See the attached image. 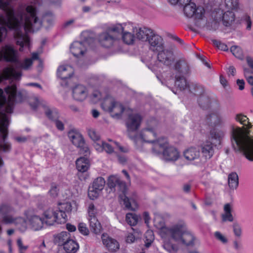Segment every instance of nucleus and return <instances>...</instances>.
I'll use <instances>...</instances> for the list:
<instances>
[{"instance_id":"obj_4","label":"nucleus","mask_w":253,"mask_h":253,"mask_svg":"<svg viewBox=\"0 0 253 253\" xmlns=\"http://www.w3.org/2000/svg\"><path fill=\"white\" fill-rule=\"evenodd\" d=\"M107 184L111 191L122 193L120 197L123 201L124 204L126 209L132 211H135L137 209L138 205L136 201V195L135 193L133 192L131 196H127L126 184L121 180L118 175H110L108 178Z\"/></svg>"},{"instance_id":"obj_52","label":"nucleus","mask_w":253,"mask_h":253,"mask_svg":"<svg viewBox=\"0 0 253 253\" xmlns=\"http://www.w3.org/2000/svg\"><path fill=\"white\" fill-rule=\"evenodd\" d=\"M78 230L81 234L84 235H87L89 233V230L86 224L84 223H80L79 224Z\"/></svg>"},{"instance_id":"obj_3","label":"nucleus","mask_w":253,"mask_h":253,"mask_svg":"<svg viewBox=\"0 0 253 253\" xmlns=\"http://www.w3.org/2000/svg\"><path fill=\"white\" fill-rule=\"evenodd\" d=\"M231 139L234 150L243 152L247 159L253 161V137L239 127H233Z\"/></svg>"},{"instance_id":"obj_19","label":"nucleus","mask_w":253,"mask_h":253,"mask_svg":"<svg viewBox=\"0 0 253 253\" xmlns=\"http://www.w3.org/2000/svg\"><path fill=\"white\" fill-rule=\"evenodd\" d=\"M72 95L75 100L83 101L87 97L88 90L85 86L78 84L73 88Z\"/></svg>"},{"instance_id":"obj_30","label":"nucleus","mask_w":253,"mask_h":253,"mask_svg":"<svg viewBox=\"0 0 253 253\" xmlns=\"http://www.w3.org/2000/svg\"><path fill=\"white\" fill-rule=\"evenodd\" d=\"M209 122L214 126L223 125L225 121L220 113H212L208 118Z\"/></svg>"},{"instance_id":"obj_54","label":"nucleus","mask_w":253,"mask_h":253,"mask_svg":"<svg viewBox=\"0 0 253 253\" xmlns=\"http://www.w3.org/2000/svg\"><path fill=\"white\" fill-rule=\"evenodd\" d=\"M103 98L102 95L100 91L98 90L94 91L92 94V100L94 103H96L98 101Z\"/></svg>"},{"instance_id":"obj_51","label":"nucleus","mask_w":253,"mask_h":253,"mask_svg":"<svg viewBox=\"0 0 253 253\" xmlns=\"http://www.w3.org/2000/svg\"><path fill=\"white\" fill-rule=\"evenodd\" d=\"M78 147L80 148V153L84 155V157L86 158L87 156L89 155L90 151L87 145L85 143V142L83 146H79Z\"/></svg>"},{"instance_id":"obj_47","label":"nucleus","mask_w":253,"mask_h":253,"mask_svg":"<svg viewBox=\"0 0 253 253\" xmlns=\"http://www.w3.org/2000/svg\"><path fill=\"white\" fill-rule=\"evenodd\" d=\"M225 4L229 10L234 9L238 8V0H225Z\"/></svg>"},{"instance_id":"obj_39","label":"nucleus","mask_w":253,"mask_h":253,"mask_svg":"<svg viewBox=\"0 0 253 253\" xmlns=\"http://www.w3.org/2000/svg\"><path fill=\"white\" fill-rule=\"evenodd\" d=\"M126 220L130 226L135 225L138 220V216L134 213H128L126 214Z\"/></svg>"},{"instance_id":"obj_5","label":"nucleus","mask_w":253,"mask_h":253,"mask_svg":"<svg viewBox=\"0 0 253 253\" xmlns=\"http://www.w3.org/2000/svg\"><path fill=\"white\" fill-rule=\"evenodd\" d=\"M16 59V52L8 45H4L0 50V61H15ZM21 76V72L16 71L10 67H6L3 70L2 74H0V83L3 79L12 78L19 80Z\"/></svg>"},{"instance_id":"obj_42","label":"nucleus","mask_w":253,"mask_h":253,"mask_svg":"<svg viewBox=\"0 0 253 253\" xmlns=\"http://www.w3.org/2000/svg\"><path fill=\"white\" fill-rule=\"evenodd\" d=\"M163 247L166 251L170 253H176L178 250L177 245L168 242L164 243Z\"/></svg>"},{"instance_id":"obj_35","label":"nucleus","mask_w":253,"mask_h":253,"mask_svg":"<svg viewBox=\"0 0 253 253\" xmlns=\"http://www.w3.org/2000/svg\"><path fill=\"white\" fill-rule=\"evenodd\" d=\"M235 20V14L230 10L225 12L222 16L223 24L226 26H229Z\"/></svg>"},{"instance_id":"obj_18","label":"nucleus","mask_w":253,"mask_h":253,"mask_svg":"<svg viewBox=\"0 0 253 253\" xmlns=\"http://www.w3.org/2000/svg\"><path fill=\"white\" fill-rule=\"evenodd\" d=\"M58 214L59 213H57L55 210L52 209L47 210L43 213L44 217L42 219L44 223L48 225H52L55 222L60 224V220Z\"/></svg>"},{"instance_id":"obj_49","label":"nucleus","mask_w":253,"mask_h":253,"mask_svg":"<svg viewBox=\"0 0 253 253\" xmlns=\"http://www.w3.org/2000/svg\"><path fill=\"white\" fill-rule=\"evenodd\" d=\"M146 242L145 246L149 247L154 240V236L152 231H147L145 235Z\"/></svg>"},{"instance_id":"obj_43","label":"nucleus","mask_w":253,"mask_h":253,"mask_svg":"<svg viewBox=\"0 0 253 253\" xmlns=\"http://www.w3.org/2000/svg\"><path fill=\"white\" fill-rule=\"evenodd\" d=\"M108 141L111 142V143L110 144L104 141L102 143L103 150L108 154H112L114 152V149L115 148V145L113 143L114 141L111 139H108Z\"/></svg>"},{"instance_id":"obj_53","label":"nucleus","mask_w":253,"mask_h":253,"mask_svg":"<svg viewBox=\"0 0 253 253\" xmlns=\"http://www.w3.org/2000/svg\"><path fill=\"white\" fill-rule=\"evenodd\" d=\"M43 21H46L48 24H51L54 21L55 17L51 13L45 14L43 17Z\"/></svg>"},{"instance_id":"obj_28","label":"nucleus","mask_w":253,"mask_h":253,"mask_svg":"<svg viewBox=\"0 0 253 253\" xmlns=\"http://www.w3.org/2000/svg\"><path fill=\"white\" fill-rule=\"evenodd\" d=\"M70 50L75 57H79L83 55L85 51L84 42H74L70 47Z\"/></svg>"},{"instance_id":"obj_60","label":"nucleus","mask_w":253,"mask_h":253,"mask_svg":"<svg viewBox=\"0 0 253 253\" xmlns=\"http://www.w3.org/2000/svg\"><path fill=\"white\" fill-rule=\"evenodd\" d=\"M113 143L115 145V148H118L119 150L123 153H127L128 152L129 150L127 147H124L121 146L119 143L116 141H113Z\"/></svg>"},{"instance_id":"obj_36","label":"nucleus","mask_w":253,"mask_h":253,"mask_svg":"<svg viewBox=\"0 0 253 253\" xmlns=\"http://www.w3.org/2000/svg\"><path fill=\"white\" fill-rule=\"evenodd\" d=\"M88 219L91 230L96 234L99 233L100 230L101 225L96 217L94 216H88Z\"/></svg>"},{"instance_id":"obj_15","label":"nucleus","mask_w":253,"mask_h":253,"mask_svg":"<svg viewBox=\"0 0 253 253\" xmlns=\"http://www.w3.org/2000/svg\"><path fill=\"white\" fill-rule=\"evenodd\" d=\"M149 44V49L152 51L157 52L161 51L164 47V42L163 38L154 32L149 37L147 41Z\"/></svg>"},{"instance_id":"obj_21","label":"nucleus","mask_w":253,"mask_h":253,"mask_svg":"<svg viewBox=\"0 0 253 253\" xmlns=\"http://www.w3.org/2000/svg\"><path fill=\"white\" fill-rule=\"evenodd\" d=\"M153 32L152 30L145 27L138 28L133 26L132 28V33L135 34L137 39L142 41L147 42Z\"/></svg>"},{"instance_id":"obj_17","label":"nucleus","mask_w":253,"mask_h":253,"mask_svg":"<svg viewBox=\"0 0 253 253\" xmlns=\"http://www.w3.org/2000/svg\"><path fill=\"white\" fill-rule=\"evenodd\" d=\"M111 29L112 28H110L108 32L103 33L99 36V42L103 47L106 48L111 47L115 40V36L111 34L112 33H116V32L111 31Z\"/></svg>"},{"instance_id":"obj_57","label":"nucleus","mask_w":253,"mask_h":253,"mask_svg":"<svg viewBox=\"0 0 253 253\" xmlns=\"http://www.w3.org/2000/svg\"><path fill=\"white\" fill-rule=\"evenodd\" d=\"M233 228L235 235L237 237H240L242 234V229L240 226L238 224L234 223Z\"/></svg>"},{"instance_id":"obj_12","label":"nucleus","mask_w":253,"mask_h":253,"mask_svg":"<svg viewBox=\"0 0 253 253\" xmlns=\"http://www.w3.org/2000/svg\"><path fill=\"white\" fill-rule=\"evenodd\" d=\"M183 6L184 14L188 18L195 15L196 18L201 19L204 15V8L203 7H198L196 8V4L193 2H190Z\"/></svg>"},{"instance_id":"obj_59","label":"nucleus","mask_w":253,"mask_h":253,"mask_svg":"<svg viewBox=\"0 0 253 253\" xmlns=\"http://www.w3.org/2000/svg\"><path fill=\"white\" fill-rule=\"evenodd\" d=\"M17 245L19 249V252L25 251L28 249L27 246H24L23 245L22 241L21 238H18L17 240Z\"/></svg>"},{"instance_id":"obj_37","label":"nucleus","mask_w":253,"mask_h":253,"mask_svg":"<svg viewBox=\"0 0 253 253\" xmlns=\"http://www.w3.org/2000/svg\"><path fill=\"white\" fill-rule=\"evenodd\" d=\"M224 213L222 215V220L223 222L233 221V217L231 214V208L229 204H226L224 207Z\"/></svg>"},{"instance_id":"obj_40","label":"nucleus","mask_w":253,"mask_h":253,"mask_svg":"<svg viewBox=\"0 0 253 253\" xmlns=\"http://www.w3.org/2000/svg\"><path fill=\"white\" fill-rule=\"evenodd\" d=\"M235 120L248 128L251 127L252 126L251 124L249 122V119L247 116L241 114L236 115Z\"/></svg>"},{"instance_id":"obj_16","label":"nucleus","mask_w":253,"mask_h":253,"mask_svg":"<svg viewBox=\"0 0 253 253\" xmlns=\"http://www.w3.org/2000/svg\"><path fill=\"white\" fill-rule=\"evenodd\" d=\"M173 70L175 75L185 76L189 74L191 72L189 64L184 58H180L175 62Z\"/></svg>"},{"instance_id":"obj_63","label":"nucleus","mask_w":253,"mask_h":253,"mask_svg":"<svg viewBox=\"0 0 253 253\" xmlns=\"http://www.w3.org/2000/svg\"><path fill=\"white\" fill-rule=\"evenodd\" d=\"M55 122V126L58 129L60 130H63L64 129V126L63 123L58 119L54 121Z\"/></svg>"},{"instance_id":"obj_33","label":"nucleus","mask_w":253,"mask_h":253,"mask_svg":"<svg viewBox=\"0 0 253 253\" xmlns=\"http://www.w3.org/2000/svg\"><path fill=\"white\" fill-rule=\"evenodd\" d=\"M228 184L231 190L236 189L239 185V177L235 172H232L228 176Z\"/></svg>"},{"instance_id":"obj_64","label":"nucleus","mask_w":253,"mask_h":253,"mask_svg":"<svg viewBox=\"0 0 253 253\" xmlns=\"http://www.w3.org/2000/svg\"><path fill=\"white\" fill-rule=\"evenodd\" d=\"M247 62L248 65L250 67L252 70H253V58L251 57L248 56L246 58Z\"/></svg>"},{"instance_id":"obj_50","label":"nucleus","mask_w":253,"mask_h":253,"mask_svg":"<svg viewBox=\"0 0 253 253\" xmlns=\"http://www.w3.org/2000/svg\"><path fill=\"white\" fill-rule=\"evenodd\" d=\"M212 42L214 45H215L217 47L222 50L227 51L228 50L227 45L219 41L216 40H212Z\"/></svg>"},{"instance_id":"obj_9","label":"nucleus","mask_w":253,"mask_h":253,"mask_svg":"<svg viewBox=\"0 0 253 253\" xmlns=\"http://www.w3.org/2000/svg\"><path fill=\"white\" fill-rule=\"evenodd\" d=\"M142 117L138 113H131L128 116L126 121V125L127 128V134L128 136L131 139L135 141L136 137L131 135V133L137 130L142 122Z\"/></svg>"},{"instance_id":"obj_55","label":"nucleus","mask_w":253,"mask_h":253,"mask_svg":"<svg viewBox=\"0 0 253 253\" xmlns=\"http://www.w3.org/2000/svg\"><path fill=\"white\" fill-rule=\"evenodd\" d=\"M87 212L88 216H96V210L93 204H90L88 206Z\"/></svg>"},{"instance_id":"obj_29","label":"nucleus","mask_w":253,"mask_h":253,"mask_svg":"<svg viewBox=\"0 0 253 253\" xmlns=\"http://www.w3.org/2000/svg\"><path fill=\"white\" fill-rule=\"evenodd\" d=\"M200 151L194 147H191L186 150L183 152V155L185 159L192 161L198 159L200 157Z\"/></svg>"},{"instance_id":"obj_8","label":"nucleus","mask_w":253,"mask_h":253,"mask_svg":"<svg viewBox=\"0 0 253 253\" xmlns=\"http://www.w3.org/2000/svg\"><path fill=\"white\" fill-rule=\"evenodd\" d=\"M133 25L128 23L124 26L118 24L112 27L111 31L116 32L117 33L122 34V39L124 42L127 44H132L134 40V34L132 33Z\"/></svg>"},{"instance_id":"obj_26","label":"nucleus","mask_w":253,"mask_h":253,"mask_svg":"<svg viewBox=\"0 0 253 253\" xmlns=\"http://www.w3.org/2000/svg\"><path fill=\"white\" fill-rule=\"evenodd\" d=\"M202 157L205 161L210 159L214 154L213 145L210 141H206L201 145Z\"/></svg>"},{"instance_id":"obj_1","label":"nucleus","mask_w":253,"mask_h":253,"mask_svg":"<svg viewBox=\"0 0 253 253\" xmlns=\"http://www.w3.org/2000/svg\"><path fill=\"white\" fill-rule=\"evenodd\" d=\"M154 223L160 229V234L163 238L169 237L176 243L186 246L194 244V235L188 230L184 221H180L170 227H166L163 220L158 216L155 218Z\"/></svg>"},{"instance_id":"obj_27","label":"nucleus","mask_w":253,"mask_h":253,"mask_svg":"<svg viewBox=\"0 0 253 253\" xmlns=\"http://www.w3.org/2000/svg\"><path fill=\"white\" fill-rule=\"evenodd\" d=\"M68 137L72 143L77 146H83L84 140L80 132L74 130H71L68 132Z\"/></svg>"},{"instance_id":"obj_24","label":"nucleus","mask_w":253,"mask_h":253,"mask_svg":"<svg viewBox=\"0 0 253 253\" xmlns=\"http://www.w3.org/2000/svg\"><path fill=\"white\" fill-rule=\"evenodd\" d=\"M198 102L199 106L203 109H208L212 103L216 105L218 109L220 108L219 104L215 101H212L209 96L206 93H203L200 95L198 99Z\"/></svg>"},{"instance_id":"obj_6","label":"nucleus","mask_w":253,"mask_h":253,"mask_svg":"<svg viewBox=\"0 0 253 253\" xmlns=\"http://www.w3.org/2000/svg\"><path fill=\"white\" fill-rule=\"evenodd\" d=\"M152 152L155 155L162 154L164 159L168 161H175L179 157L177 149L170 145L165 137H162L159 142L155 144L152 147Z\"/></svg>"},{"instance_id":"obj_20","label":"nucleus","mask_w":253,"mask_h":253,"mask_svg":"<svg viewBox=\"0 0 253 253\" xmlns=\"http://www.w3.org/2000/svg\"><path fill=\"white\" fill-rule=\"evenodd\" d=\"M101 238L103 245L109 251L115 252L119 249L120 245L117 241L109 237L107 234H102Z\"/></svg>"},{"instance_id":"obj_62","label":"nucleus","mask_w":253,"mask_h":253,"mask_svg":"<svg viewBox=\"0 0 253 253\" xmlns=\"http://www.w3.org/2000/svg\"><path fill=\"white\" fill-rule=\"evenodd\" d=\"M104 142L103 141H94V146L96 150L98 151H102L103 150L102 143Z\"/></svg>"},{"instance_id":"obj_56","label":"nucleus","mask_w":253,"mask_h":253,"mask_svg":"<svg viewBox=\"0 0 253 253\" xmlns=\"http://www.w3.org/2000/svg\"><path fill=\"white\" fill-rule=\"evenodd\" d=\"M58 191V189H57L56 185L54 183L52 184L51 188L49 191L50 195L53 198H54L57 196Z\"/></svg>"},{"instance_id":"obj_11","label":"nucleus","mask_w":253,"mask_h":253,"mask_svg":"<svg viewBox=\"0 0 253 253\" xmlns=\"http://www.w3.org/2000/svg\"><path fill=\"white\" fill-rule=\"evenodd\" d=\"M29 104L33 109L38 107H42L44 110L46 116L50 120L54 121L58 119L59 115L55 109L50 110L46 108L45 103L42 99L37 97L31 98L29 100Z\"/></svg>"},{"instance_id":"obj_14","label":"nucleus","mask_w":253,"mask_h":253,"mask_svg":"<svg viewBox=\"0 0 253 253\" xmlns=\"http://www.w3.org/2000/svg\"><path fill=\"white\" fill-rule=\"evenodd\" d=\"M157 59L164 65L169 66L174 62L175 57L173 52L170 49H165L158 51Z\"/></svg>"},{"instance_id":"obj_25","label":"nucleus","mask_w":253,"mask_h":253,"mask_svg":"<svg viewBox=\"0 0 253 253\" xmlns=\"http://www.w3.org/2000/svg\"><path fill=\"white\" fill-rule=\"evenodd\" d=\"M58 210H59V212H61L59 223L61 224L65 222L67 218L66 213L70 212L72 210L71 203L68 202L59 203L58 204Z\"/></svg>"},{"instance_id":"obj_10","label":"nucleus","mask_w":253,"mask_h":253,"mask_svg":"<svg viewBox=\"0 0 253 253\" xmlns=\"http://www.w3.org/2000/svg\"><path fill=\"white\" fill-rule=\"evenodd\" d=\"M102 108L112 113V116L119 118L125 110V107L120 103L114 101L112 98H106L102 104Z\"/></svg>"},{"instance_id":"obj_58","label":"nucleus","mask_w":253,"mask_h":253,"mask_svg":"<svg viewBox=\"0 0 253 253\" xmlns=\"http://www.w3.org/2000/svg\"><path fill=\"white\" fill-rule=\"evenodd\" d=\"M7 35V30L5 27H0V42H2Z\"/></svg>"},{"instance_id":"obj_22","label":"nucleus","mask_w":253,"mask_h":253,"mask_svg":"<svg viewBox=\"0 0 253 253\" xmlns=\"http://www.w3.org/2000/svg\"><path fill=\"white\" fill-rule=\"evenodd\" d=\"M73 74V69L71 66L65 65L60 66L57 70V76L61 80H65L70 78Z\"/></svg>"},{"instance_id":"obj_44","label":"nucleus","mask_w":253,"mask_h":253,"mask_svg":"<svg viewBox=\"0 0 253 253\" xmlns=\"http://www.w3.org/2000/svg\"><path fill=\"white\" fill-rule=\"evenodd\" d=\"M210 135L212 139L220 140L224 136V132L222 130H212L211 131Z\"/></svg>"},{"instance_id":"obj_38","label":"nucleus","mask_w":253,"mask_h":253,"mask_svg":"<svg viewBox=\"0 0 253 253\" xmlns=\"http://www.w3.org/2000/svg\"><path fill=\"white\" fill-rule=\"evenodd\" d=\"M175 85L180 90H184L187 86V84L184 76L175 75Z\"/></svg>"},{"instance_id":"obj_34","label":"nucleus","mask_w":253,"mask_h":253,"mask_svg":"<svg viewBox=\"0 0 253 253\" xmlns=\"http://www.w3.org/2000/svg\"><path fill=\"white\" fill-rule=\"evenodd\" d=\"M64 250L67 253H75L79 249L78 244L73 240H67L63 244Z\"/></svg>"},{"instance_id":"obj_13","label":"nucleus","mask_w":253,"mask_h":253,"mask_svg":"<svg viewBox=\"0 0 253 253\" xmlns=\"http://www.w3.org/2000/svg\"><path fill=\"white\" fill-rule=\"evenodd\" d=\"M105 181L102 177H98L95 179L92 183V186L89 187L88 195L90 199H94L96 198L100 191H101L105 186Z\"/></svg>"},{"instance_id":"obj_41","label":"nucleus","mask_w":253,"mask_h":253,"mask_svg":"<svg viewBox=\"0 0 253 253\" xmlns=\"http://www.w3.org/2000/svg\"><path fill=\"white\" fill-rule=\"evenodd\" d=\"M230 51L237 58L243 59L244 54L241 48L238 46H232L230 48Z\"/></svg>"},{"instance_id":"obj_32","label":"nucleus","mask_w":253,"mask_h":253,"mask_svg":"<svg viewBox=\"0 0 253 253\" xmlns=\"http://www.w3.org/2000/svg\"><path fill=\"white\" fill-rule=\"evenodd\" d=\"M29 223L31 226V228L34 230H39L42 228L44 224L42 218L37 215H34L29 219Z\"/></svg>"},{"instance_id":"obj_23","label":"nucleus","mask_w":253,"mask_h":253,"mask_svg":"<svg viewBox=\"0 0 253 253\" xmlns=\"http://www.w3.org/2000/svg\"><path fill=\"white\" fill-rule=\"evenodd\" d=\"M5 45H8V46H9L10 47H11L13 49V50H14L16 52V59L15 61H6L9 62L16 63L17 66L18 67H19V68H20L22 69L25 70H29L30 69V68L31 67V66L33 64L32 59H31V58H27L22 61H19L18 60V51L16 49H14L13 46L10 45V44H6Z\"/></svg>"},{"instance_id":"obj_45","label":"nucleus","mask_w":253,"mask_h":253,"mask_svg":"<svg viewBox=\"0 0 253 253\" xmlns=\"http://www.w3.org/2000/svg\"><path fill=\"white\" fill-rule=\"evenodd\" d=\"M244 75L248 83L253 85V72L247 68H244Z\"/></svg>"},{"instance_id":"obj_48","label":"nucleus","mask_w":253,"mask_h":253,"mask_svg":"<svg viewBox=\"0 0 253 253\" xmlns=\"http://www.w3.org/2000/svg\"><path fill=\"white\" fill-rule=\"evenodd\" d=\"M88 134L90 138L94 141H97L99 140L100 136L99 134L93 128H88L87 129Z\"/></svg>"},{"instance_id":"obj_61","label":"nucleus","mask_w":253,"mask_h":253,"mask_svg":"<svg viewBox=\"0 0 253 253\" xmlns=\"http://www.w3.org/2000/svg\"><path fill=\"white\" fill-rule=\"evenodd\" d=\"M135 240V235L131 233H128L126 237V242L128 243H132Z\"/></svg>"},{"instance_id":"obj_31","label":"nucleus","mask_w":253,"mask_h":253,"mask_svg":"<svg viewBox=\"0 0 253 253\" xmlns=\"http://www.w3.org/2000/svg\"><path fill=\"white\" fill-rule=\"evenodd\" d=\"M76 167L78 171L84 172L87 170L89 167L88 159L86 157H80L76 160Z\"/></svg>"},{"instance_id":"obj_7","label":"nucleus","mask_w":253,"mask_h":253,"mask_svg":"<svg viewBox=\"0 0 253 253\" xmlns=\"http://www.w3.org/2000/svg\"><path fill=\"white\" fill-rule=\"evenodd\" d=\"M159 127V123L156 119H152L148 121L146 127L140 132V138L144 141L152 143L153 147L162 138L156 139Z\"/></svg>"},{"instance_id":"obj_46","label":"nucleus","mask_w":253,"mask_h":253,"mask_svg":"<svg viewBox=\"0 0 253 253\" xmlns=\"http://www.w3.org/2000/svg\"><path fill=\"white\" fill-rule=\"evenodd\" d=\"M215 239L223 244H226L228 243V239L219 231H216L214 233Z\"/></svg>"},{"instance_id":"obj_2","label":"nucleus","mask_w":253,"mask_h":253,"mask_svg":"<svg viewBox=\"0 0 253 253\" xmlns=\"http://www.w3.org/2000/svg\"><path fill=\"white\" fill-rule=\"evenodd\" d=\"M13 111H0V168L4 166L1 151L7 153L11 150V145L5 141L8 135L9 119L7 114H10ZM13 209L7 204L0 206V216H2V222L5 224H11L14 222L15 218L11 213Z\"/></svg>"}]
</instances>
